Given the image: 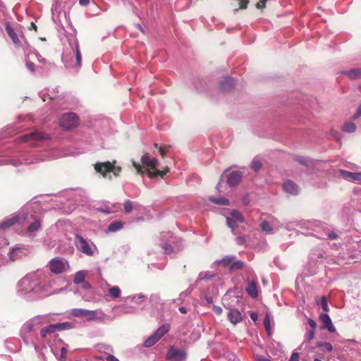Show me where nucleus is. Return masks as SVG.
<instances>
[{"label": "nucleus", "mask_w": 361, "mask_h": 361, "mask_svg": "<svg viewBox=\"0 0 361 361\" xmlns=\"http://www.w3.org/2000/svg\"><path fill=\"white\" fill-rule=\"evenodd\" d=\"M96 348L99 353L106 355L105 357L111 355L113 353V348L106 344H98Z\"/></svg>", "instance_id": "bb28decb"}, {"label": "nucleus", "mask_w": 361, "mask_h": 361, "mask_svg": "<svg viewBox=\"0 0 361 361\" xmlns=\"http://www.w3.org/2000/svg\"><path fill=\"white\" fill-rule=\"evenodd\" d=\"M73 57L75 58V62L73 65L76 68H79L81 66L82 63V57L81 54L79 49V44L77 41L75 42L74 46L72 47L71 51L70 52H67L63 54L62 56V59L66 62L69 59L71 61L73 60Z\"/></svg>", "instance_id": "39448f33"}, {"label": "nucleus", "mask_w": 361, "mask_h": 361, "mask_svg": "<svg viewBox=\"0 0 361 361\" xmlns=\"http://www.w3.org/2000/svg\"><path fill=\"white\" fill-rule=\"evenodd\" d=\"M136 311V308L132 307H123L121 310V314H131Z\"/></svg>", "instance_id": "a18cd8bd"}, {"label": "nucleus", "mask_w": 361, "mask_h": 361, "mask_svg": "<svg viewBox=\"0 0 361 361\" xmlns=\"http://www.w3.org/2000/svg\"><path fill=\"white\" fill-rule=\"evenodd\" d=\"M82 283H83V285H82L83 288L90 289L91 288V285L90 284V283L84 281V282H82Z\"/></svg>", "instance_id": "0e129e2a"}, {"label": "nucleus", "mask_w": 361, "mask_h": 361, "mask_svg": "<svg viewBox=\"0 0 361 361\" xmlns=\"http://www.w3.org/2000/svg\"><path fill=\"white\" fill-rule=\"evenodd\" d=\"M161 247L166 253H171L172 252L173 248L171 245L168 243H163Z\"/></svg>", "instance_id": "3c124183"}, {"label": "nucleus", "mask_w": 361, "mask_h": 361, "mask_svg": "<svg viewBox=\"0 0 361 361\" xmlns=\"http://www.w3.org/2000/svg\"><path fill=\"white\" fill-rule=\"evenodd\" d=\"M26 66L32 73H33L35 71L34 63L32 62L27 61Z\"/></svg>", "instance_id": "6e6d98bb"}, {"label": "nucleus", "mask_w": 361, "mask_h": 361, "mask_svg": "<svg viewBox=\"0 0 361 361\" xmlns=\"http://www.w3.org/2000/svg\"><path fill=\"white\" fill-rule=\"evenodd\" d=\"M256 361H271L269 359L266 358L262 355H257L255 357Z\"/></svg>", "instance_id": "bf43d9fd"}, {"label": "nucleus", "mask_w": 361, "mask_h": 361, "mask_svg": "<svg viewBox=\"0 0 361 361\" xmlns=\"http://www.w3.org/2000/svg\"><path fill=\"white\" fill-rule=\"evenodd\" d=\"M283 190L290 195H297L298 193V187L292 180H287L283 185Z\"/></svg>", "instance_id": "5701e85b"}, {"label": "nucleus", "mask_w": 361, "mask_h": 361, "mask_svg": "<svg viewBox=\"0 0 361 361\" xmlns=\"http://www.w3.org/2000/svg\"><path fill=\"white\" fill-rule=\"evenodd\" d=\"M341 173L344 176L345 178L354 181L357 184H361V173L350 172L342 170Z\"/></svg>", "instance_id": "4be33fe9"}, {"label": "nucleus", "mask_w": 361, "mask_h": 361, "mask_svg": "<svg viewBox=\"0 0 361 361\" xmlns=\"http://www.w3.org/2000/svg\"><path fill=\"white\" fill-rule=\"evenodd\" d=\"M265 1L266 0H262L260 1L259 2H258L257 4V7L260 8H263L264 6V4H265Z\"/></svg>", "instance_id": "e2e57ef3"}, {"label": "nucleus", "mask_w": 361, "mask_h": 361, "mask_svg": "<svg viewBox=\"0 0 361 361\" xmlns=\"http://www.w3.org/2000/svg\"><path fill=\"white\" fill-rule=\"evenodd\" d=\"M87 273L86 271L82 270L78 271L74 277L73 281L75 284H80L84 282L85 279L86 277Z\"/></svg>", "instance_id": "7c9ffc66"}, {"label": "nucleus", "mask_w": 361, "mask_h": 361, "mask_svg": "<svg viewBox=\"0 0 361 361\" xmlns=\"http://www.w3.org/2000/svg\"><path fill=\"white\" fill-rule=\"evenodd\" d=\"M178 310L183 314H186L187 313V310L184 307H180Z\"/></svg>", "instance_id": "774afa93"}, {"label": "nucleus", "mask_w": 361, "mask_h": 361, "mask_svg": "<svg viewBox=\"0 0 361 361\" xmlns=\"http://www.w3.org/2000/svg\"><path fill=\"white\" fill-rule=\"evenodd\" d=\"M226 221L228 226L233 231L234 228L238 227L239 224L243 221V218L239 212L234 210L227 217Z\"/></svg>", "instance_id": "ddd939ff"}, {"label": "nucleus", "mask_w": 361, "mask_h": 361, "mask_svg": "<svg viewBox=\"0 0 361 361\" xmlns=\"http://www.w3.org/2000/svg\"><path fill=\"white\" fill-rule=\"evenodd\" d=\"M327 236L329 239H331V240L336 239L338 238V235L333 232L329 233Z\"/></svg>", "instance_id": "680f3d73"}, {"label": "nucleus", "mask_w": 361, "mask_h": 361, "mask_svg": "<svg viewBox=\"0 0 361 361\" xmlns=\"http://www.w3.org/2000/svg\"><path fill=\"white\" fill-rule=\"evenodd\" d=\"M49 266L52 273L60 274L68 268V263L63 258L56 257L49 262Z\"/></svg>", "instance_id": "1a4fd4ad"}, {"label": "nucleus", "mask_w": 361, "mask_h": 361, "mask_svg": "<svg viewBox=\"0 0 361 361\" xmlns=\"http://www.w3.org/2000/svg\"><path fill=\"white\" fill-rule=\"evenodd\" d=\"M120 208L121 207L119 204H112L106 202L102 203L101 206L97 207V209L103 213L110 214L117 212Z\"/></svg>", "instance_id": "dca6fc26"}, {"label": "nucleus", "mask_w": 361, "mask_h": 361, "mask_svg": "<svg viewBox=\"0 0 361 361\" xmlns=\"http://www.w3.org/2000/svg\"><path fill=\"white\" fill-rule=\"evenodd\" d=\"M228 319L233 324H237L242 322L243 315L241 312L235 308L231 309L228 313Z\"/></svg>", "instance_id": "a211bd4d"}, {"label": "nucleus", "mask_w": 361, "mask_h": 361, "mask_svg": "<svg viewBox=\"0 0 361 361\" xmlns=\"http://www.w3.org/2000/svg\"><path fill=\"white\" fill-rule=\"evenodd\" d=\"M25 250L19 247H16L12 249L9 253V258L11 261H15L22 256L25 255Z\"/></svg>", "instance_id": "b1692460"}, {"label": "nucleus", "mask_w": 361, "mask_h": 361, "mask_svg": "<svg viewBox=\"0 0 361 361\" xmlns=\"http://www.w3.org/2000/svg\"><path fill=\"white\" fill-rule=\"evenodd\" d=\"M317 346L322 350H326L327 352L333 350V346L330 343H318Z\"/></svg>", "instance_id": "4c0bfd02"}, {"label": "nucleus", "mask_w": 361, "mask_h": 361, "mask_svg": "<svg viewBox=\"0 0 361 361\" xmlns=\"http://www.w3.org/2000/svg\"><path fill=\"white\" fill-rule=\"evenodd\" d=\"M116 161L113 163L110 161L98 162L94 165V169L97 172L100 173L104 177L106 176V173L109 171H112L115 176H118L121 171V166H115Z\"/></svg>", "instance_id": "7ed1b4c3"}, {"label": "nucleus", "mask_w": 361, "mask_h": 361, "mask_svg": "<svg viewBox=\"0 0 361 361\" xmlns=\"http://www.w3.org/2000/svg\"><path fill=\"white\" fill-rule=\"evenodd\" d=\"M34 324L32 321H29L26 322L22 327L20 331V335L23 340V341L28 344L30 342L34 343L32 341H31V334L34 329Z\"/></svg>", "instance_id": "f8f14e48"}, {"label": "nucleus", "mask_w": 361, "mask_h": 361, "mask_svg": "<svg viewBox=\"0 0 361 361\" xmlns=\"http://www.w3.org/2000/svg\"><path fill=\"white\" fill-rule=\"evenodd\" d=\"M361 116V104L359 105L357 112L354 114L353 118L356 119Z\"/></svg>", "instance_id": "4d7b16f0"}, {"label": "nucleus", "mask_w": 361, "mask_h": 361, "mask_svg": "<svg viewBox=\"0 0 361 361\" xmlns=\"http://www.w3.org/2000/svg\"><path fill=\"white\" fill-rule=\"evenodd\" d=\"M6 30L8 35L11 37L13 42L16 45H18L20 43V40L17 36V34L14 32L13 28L10 25H7L6 27Z\"/></svg>", "instance_id": "c756f323"}, {"label": "nucleus", "mask_w": 361, "mask_h": 361, "mask_svg": "<svg viewBox=\"0 0 361 361\" xmlns=\"http://www.w3.org/2000/svg\"><path fill=\"white\" fill-rule=\"evenodd\" d=\"M133 208H136L135 205L130 200H126L124 202V209L126 213H130Z\"/></svg>", "instance_id": "ea45409f"}, {"label": "nucleus", "mask_w": 361, "mask_h": 361, "mask_svg": "<svg viewBox=\"0 0 361 361\" xmlns=\"http://www.w3.org/2000/svg\"><path fill=\"white\" fill-rule=\"evenodd\" d=\"M264 325L267 331H270V318L269 315L267 314L264 319Z\"/></svg>", "instance_id": "de8ad7c7"}, {"label": "nucleus", "mask_w": 361, "mask_h": 361, "mask_svg": "<svg viewBox=\"0 0 361 361\" xmlns=\"http://www.w3.org/2000/svg\"><path fill=\"white\" fill-rule=\"evenodd\" d=\"M319 319L322 322L323 326L322 329H327L329 332L334 333L336 331V328L332 324L331 319L328 314L322 313L319 316Z\"/></svg>", "instance_id": "f3484780"}, {"label": "nucleus", "mask_w": 361, "mask_h": 361, "mask_svg": "<svg viewBox=\"0 0 361 361\" xmlns=\"http://www.w3.org/2000/svg\"><path fill=\"white\" fill-rule=\"evenodd\" d=\"M121 293V289L118 286H112L109 288L108 292L104 295L106 301H111L117 299Z\"/></svg>", "instance_id": "6ab92c4d"}, {"label": "nucleus", "mask_w": 361, "mask_h": 361, "mask_svg": "<svg viewBox=\"0 0 361 361\" xmlns=\"http://www.w3.org/2000/svg\"><path fill=\"white\" fill-rule=\"evenodd\" d=\"M18 292L22 296L28 295L30 299L42 298L51 294L35 273L27 274L19 281Z\"/></svg>", "instance_id": "f257e3e1"}, {"label": "nucleus", "mask_w": 361, "mask_h": 361, "mask_svg": "<svg viewBox=\"0 0 361 361\" xmlns=\"http://www.w3.org/2000/svg\"><path fill=\"white\" fill-rule=\"evenodd\" d=\"M243 267V262L241 261L232 262L231 265V269H240Z\"/></svg>", "instance_id": "c03bdc74"}, {"label": "nucleus", "mask_w": 361, "mask_h": 361, "mask_svg": "<svg viewBox=\"0 0 361 361\" xmlns=\"http://www.w3.org/2000/svg\"><path fill=\"white\" fill-rule=\"evenodd\" d=\"M26 222L29 224L27 227V231L30 233H32L38 231L41 227V223L38 218L33 216L32 214H26L23 217H22V223Z\"/></svg>", "instance_id": "9d476101"}, {"label": "nucleus", "mask_w": 361, "mask_h": 361, "mask_svg": "<svg viewBox=\"0 0 361 361\" xmlns=\"http://www.w3.org/2000/svg\"><path fill=\"white\" fill-rule=\"evenodd\" d=\"M75 243L78 250L87 256H92L97 250L93 243L88 242L82 236L78 235Z\"/></svg>", "instance_id": "20e7f679"}, {"label": "nucleus", "mask_w": 361, "mask_h": 361, "mask_svg": "<svg viewBox=\"0 0 361 361\" xmlns=\"http://www.w3.org/2000/svg\"><path fill=\"white\" fill-rule=\"evenodd\" d=\"M68 326L69 324L68 322L51 324L42 328L40 331V335L42 338H45L47 335L53 334L56 331L63 330L66 326Z\"/></svg>", "instance_id": "9b49d317"}, {"label": "nucleus", "mask_w": 361, "mask_h": 361, "mask_svg": "<svg viewBox=\"0 0 361 361\" xmlns=\"http://www.w3.org/2000/svg\"><path fill=\"white\" fill-rule=\"evenodd\" d=\"M209 200L215 204H220V205H228L229 201L228 199L225 197H210Z\"/></svg>", "instance_id": "f704fd0d"}, {"label": "nucleus", "mask_w": 361, "mask_h": 361, "mask_svg": "<svg viewBox=\"0 0 361 361\" xmlns=\"http://www.w3.org/2000/svg\"><path fill=\"white\" fill-rule=\"evenodd\" d=\"M141 162L142 165L146 167L148 176L151 178H154L157 176L163 177L169 171L168 168L163 171L156 169L159 164V161L156 158H151L149 153H145L142 156Z\"/></svg>", "instance_id": "f03ea898"}, {"label": "nucleus", "mask_w": 361, "mask_h": 361, "mask_svg": "<svg viewBox=\"0 0 361 361\" xmlns=\"http://www.w3.org/2000/svg\"><path fill=\"white\" fill-rule=\"evenodd\" d=\"M170 329V325L165 324L161 326L155 333L148 337L144 342L145 347H151L154 345L164 334H166Z\"/></svg>", "instance_id": "423d86ee"}, {"label": "nucleus", "mask_w": 361, "mask_h": 361, "mask_svg": "<svg viewBox=\"0 0 361 361\" xmlns=\"http://www.w3.org/2000/svg\"><path fill=\"white\" fill-rule=\"evenodd\" d=\"M245 290L247 293L253 298L258 296L259 288L257 283L254 281H248Z\"/></svg>", "instance_id": "412c9836"}, {"label": "nucleus", "mask_w": 361, "mask_h": 361, "mask_svg": "<svg viewBox=\"0 0 361 361\" xmlns=\"http://www.w3.org/2000/svg\"><path fill=\"white\" fill-rule=\"evenodd\" d=\"M251 167L252 169L255 171H257L259 170V169L262 167V163L258 159H254L252 161V164H251Z\"/></svg>", "instance_id": "37998d69"}, {"label": "nucleus", "mask_w": 361, "mask_h": 361, "mask_svg": "<svg viewBox=\"0 0 361 361\" xmlns=\"http://www.w3.org/2000/svg\"><path fill=\"white\" fill-rule=\"evenodd\" d=\"M214 276L213 274H210L209 272H201L199 274V279L200 280H207L210 279Z\"/></svg>", "instance_id": "49530a36"}, {"label": "nucleus", "mask_w": 361, "mask_h": 361, "mask_svg": "<svg viewBox=\"0 0 361 361\" xmlns=\"http://www.w3.org/2000/svg\"><path fill=\"white\" fill-rule=\"evenodd\" d=\"M250 316L251 319L254 322H255L258 318V315L256 312H251Z\"/></svg>", "instance_id": "052dcab7"}, {"label": "nucleus", "mask_w": 361, "mask_h": 361, "mask_svg": "<svg viewBox=\"0 0 361 361\" xmlns=\"http://www.w3.org/2000/svg\"><path fill=\"white\" fill-rule=\"evenodd\" d=\"M78 123V118L75 113L64 114L59 120L60 126L64 129H71L76 127Z\"/></svg>", "instance_id": "6e6552de"}, {"label": "nucleus", "mask_w": 361, "mask_h": 361, "mask_svg": "<svg viewBox=\"0 0 361 361\" xmlns=\"http://www.w3.org/2000/svg\"><path fill=\"white\" fill-rule=\"evenodd\" d=\"M97 357L100 360L106 359V361H119V360L118 358H116L115 356H114L113 355H109L106 357H104V356H97Z\"/></svg>", "instance_id": "09e8293b"}, {"label": "nucleus", "mask_w": 361, "mask_h": 361, "mask_svg": "<svg viewBox=\"0 0 361 361\" xmlns=\"http://www.w3.org/2000/svg\"><path fill=\"white\" fill-rule=\"evenodd\" d=\"M307 323L308 324L310 325V330H313V331H315V329L317 327V323L315 322L314 320H313L312 319H309L307 320Z\"/></svg>", "instance_id": "864d4df0"}, {"label": "nucleus", "mask_w": 361, "mask_h": 361, "mask_svg": "<svg viewBox=\"0 0 361 361\" xmlns=\"http://www.w3.org/2000/svg\"><path fill=\"white\" fill-rule=\"evenodd\" d=\"M343 73L349 79L355 80L361 77V68H353L350 71H343Z\"/></svg>", "instance_id": "393cba45"}, {"label": "nucleus", "mask_w": 361, "mask_h": 361, "mask_svg": "<svg viewBox=\"0 0 361 361\" xmlns=\"http://www.w3.org/2000/svg\"><path fill=\"white\" fill-rule=\"evenodd\" d=\"M241 173L238 171H231L227 176V183L229 186H235L238 184L241 180Z\"/></svg>", "instance_id": "aec40b11"}, {"label": "nucleus", "mask_w": 361, "mask_h": 361, "mask_svg": "<svg viewBox=\"0 0 361 361\" xmlns=\"http://www.w3.org/2000/svg\"><path fill=\"white\" fill-rule=\"evenodd\" d=\"M185 357L183 350L171 348L167 353V359L172 361H182Z\"/></svg>", "instance_id": "4468645a"}, {"label": "nucleus", "mask_w": 361, "mask_h": 361, "mask_svg": "<svg viewBox=\"0 0 361 361\" xmlns=\"http://www.w3.org/2000/svg\"><path fill=\"white\" fill-rule=\"evenodd\" d=\"M261 228L262 231L268 232V233H271L272 230H273L271 226L269 225V224L267 221H264L261 224Z\"/></svg>", "instance_id": "a19ab883"}, {"label": "nucleus", "mask_w": 361, "mask_h": 361, "mask_svg": "<svg viewBox=\"0 0 361 361\" xmlns=\"http://www.w3.org/2000/svg\"><path fill=\"white\" fill-rule=\"evenodd\" d=\"M316 302L319 306H320L322 307V309L324 312H326L329 310V306L327 304V300H326V297L322 296L321 298L317 299Z\"/></svg>", "instance_id": "72a5a7b5"}, {"label": "nucleus", "mask_w": 361, "mask_h": 361, "mask_svg": "<svg viewBox=\"0 0 361 361\" xmlns=\"http://www.w3.org/2000/svg\"><path fill=\"white\" fill-rule=\"evenodd\" d=\"M17 221L22 222V217L18 216V217L11 218V219H8L4 221L2 223H0V228L5 229L7 228H9L10 226L13 225Z\"/></svg>", "instance_id": "cd10ccee"}, {"label": "nucleus", "mask_w": 361, "mask_h": 361, "mask_svg": "<svg viewBox=\"0 0 361 361\" xmlns=\"http://www.w3.org/2000/svg\"><path fill=\"white\" fill-rule=\"evenodd\" d=\"M299 355L297 353H293L290 358V361H298Z\"/></svg>", "instance_id": "13d9d810"}, {"label": "nucleus", "mask_w": 361, "mask_h": 361, "mask_svg": "<svg viewBox=\"0 0 361 361\" xmlns=\"http://www.w3.org/2000/svg\"><path fill=\"white\" fill-rule=\"evenodd\" d=\"M342 129L343 131L350 133H353L355 131L356 126L355 123H351V122L346 123L343 125Z\"/></svg>", "instance_id": "e433bc0d"}, {"label": "nucleus", "mask_w": 361, "mask_h": 361, "mask_svg": "<svg viewBox=\"0 0 361 361\" xmlns=\"http://www.w3.org/2000/svg\"><path fill=\"white\" fill-rule=\"evenodd\" d=\"M114 319V317H111L101 309L95 310H87L86 319L88 321H96L99 322H111Z\"/></svg>", "instance_id": "0eeeda50"}, {"label": "nucleus", "mask_w": 361, "mask_h": 361, "mask_svg": "<svg viewBox=\"0 0 361 361\" xmlns=\"http://www.w3.org/2000/svg\"><path fill=\"white\" fill-rule=\"evenodd\" d=\"M8 161H9L8 164H13V166H18L19 165L18 161L13 160V159H10V160H8Z\"/></svg>", "instance_id": "69168bd1"}, {"label": "nucleus", "mask_w": 361, "mask_h": 361, "mask_svg": "<svg viewBox=\"0 0 361 361\" xmlns=\"http://www.w3.org/2000/svg\"><path fill=\"white\" fill-rule=\"evenodd\" d=\"M49 139L47 134L40 132H34L30 134L25 135L21 137V140L24 142H28L32 140H43Z\"/></svg>", "instance_id": "2eb2a0df"}, {"label": "nucleus", "mask_w": 361, "mask_h": 361, "mask_svg": "<svg viewBox=\"0 0 361 361\" xmlns=\"http://www.w3.org/2000/svg\"><path fill=\"white\" fill-rule=\"evenodd\" d=\"M47 159H48V158H47V157H44V156H43V157H40V158H37V159H36L35 160H32H32H30V159H25V164H30L36 163V162H37L39 160L44 161V160H47Z\"/></svg>", "instance_id": "8fccbe9b"}, {"label": "nucleus", "mask_w": 361, "mask_h": 361, "mask_svg": "<svg viewBox=\"0 0 361 361\" xmlns=\"http://www.w3.org/2000/svg\"><path fill=\"white\" fill-rule=\"evenodd\" d=\"M234 257L233 256H226L221 260L216 261L214 264H221L224 267H228L231 265V262L233 261Z\"/></svg>", "instance_id": "473e14b6"}, {"label": "nucleus", "mask_w": 361, "mask_h": 361, "mask_svg": "<svg viewBox=\"0 0 361 361\" xmlns=\"http://www.w3.org/2000/svg\"><path fill=\"white\" fill-rule=\"evenodd\" d=\"M240 1V8L244 9L247 8V5L248 4L249 0H239Z\"/></svg>", "instance_id": "5fc2aeb1"}, {"label": "nucleus", "mask_w": 361, "mask_h": 361, "mask_svg": "<svg viewBox=\"0 0 361 361\" xmlns=\"http://www.w3.org/2000/svg\"><path fill=\"white\" fill-rule=\"evenodd\" d=\"M212 310H213V312H214L216 314H217V315H220V314H222V312H223V310H222V308H221V307H219V306H216V305H214V306L212 307Z\"/></svg>", "instance_id": "603ef678"}, {"label": "nucleus", "mask_w": 361, "mask_h": 361, "mask_svg": "<svg viewBox=\"0 0 361 361\" xmlns=\"http://www.w3.org/2000/svg\"><path fill=\"white\" fill-rule=\"evenodd\" d=\"M87 310L85 309L75 308L71 311V314L75 317H84L86 319Z\"/></svg>", "instance_id": "c85d7f7f"}, {"label": "nucleus", "mask_w": 361, "mask_h": 361, "mask_svg": "<svg viewBox=\"0 0 361 361\" xmlns=\"http://www.w3.org/2000/svg\"><path fill=\"white\" fill-rule=\"evenodd\" d=\"M128 299L130 300L132 302L135 303L141 304L146 300V296L142 293H139L137 295H133L128 297Z\"/></svg>", "instance_id": "2f4dec72"}, {"label": "nucleus", "mask_w": 361, "mask_h": 361, "mask_svg": "<svg viewBox=\"0 0 361 361\" xmlns=\"http://www.w3.org/2000/svg\"><path fill=\"white\" fill-rule=\"evenodd\" d=\"M314 334H315V331H313V330H307V331L306 332L305 335V339H304V343H305V342L308 343L310 341H311L314 337Z\"/></svg>", "instance_id": "58836bf2"}, {"label": "nucleus", "mask_w": 361, "mask_h": 361, "mask_svg": "<svg viewBox=\"0 0 361 361\" xmlns=\"http://www.w3.org/2000/svg\"><path fill=\"white\" fill-rule=\"evenodd\" d=\"M123 224L120 221H115L111 223L109 227L108 231L110 232L117 231L123 228Z\"/></svg>", "instance_id": "c9c22d12"}, {"label": "nucleus", "mask_w": 361, "mask_h": 361, "mask_svg": "<svg viewBox=\"0 0 361 361\" xmlns=\"http://www.w3.org/2000/svg\"><path fill=\"white\" fill-rule=\"evenodd\" d=\"M234 85L233 79L231 77H226L221 82L220 87L224 91H228L231 89Z\"/></svg>", "instance_id": "a878e982"}, {"label": "nucleus", "mask_w": 361, "mask_h": 361, "mask_svg": "<svg viewBox=\"0 0 361 361\" xmlns=\"http://www.w3.org/2000/svg\"><path fill=\"white\" fill-rule=\"evenodd\" d=\"M133 166L136 169L137 173L139 174H144L145 170L143 169V167L140 164L135 162L134 160L132 161Z\"/></svg>", "instance_id": "79ce46f5"}, {"label": "nucleus", "mask_w": 361, "mask_h": 361, "mask_svg": "<svg viewBox=\"0 0 361 361\" xmlns=\"http://www.w3.org/2000/svg\"><path fill=\"white\" fill-rule=\"evenodd\" d=\"M90 0H80V4L82 6H86L89 4Z\"/></svg>", "instance_id": "338daca9"}]
</instances>
